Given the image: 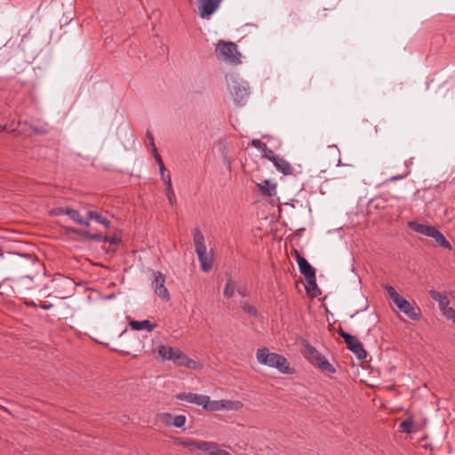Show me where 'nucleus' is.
<instances>
[{
	"instance_id": "nucleus-23",
	"label": "nucleus",
	"mask_w": 455,
	"mask_h": 455,
	"mask_svg": "<svg viewBox=\"0 0 455 455\" xmlns=\"http://www.w3.org/2000/svg\"><path fill=\"white\" fill-rule=\"evenodd\" d=\"M399 429L401 433L411 434L417 433L419 427L415 424L412 418H408L400 423Z\"/></svg>"
},
{
	"instance_id": "nucleus-31",
	"label": "nucleus",
	"mask_w": 455,
	"mask_h": 455,
	"mask_svg": "<svg viewBox=\"0 0 455 455\" xmlns=\"http://www.w3.org/2000/svg\"><path fill=\"white\" fill-rule=\"evenodd\" d=\"M241 307L243 311L248 314L250 316L257 317L258 311L255 307L250 305L246 301L241 303Z\"/></svg>"
},
{
	"instance_id": "nucleus-12",
	"label": "nucleus",
	"mask_w": 455,
	"mask_h": 455,
	"mask_svg": "<svg viewBox=\"0 0 455 455\" xmlns=\"http://www.w3.org/2000/svg\"><path fill=\"white\" fill-rule=\"evenodd\" d=\"M299 269L307 283L314 289L316 287L315 270L305 258H299Z\"/></svg>"
},
{
	"instance_id": "nucleus-8",
	"label": "nucleus",
	"mask_w": 455,
	"mask_h": 455,
	"mask_svg": "<svg viewBox=\"0 0 455 455\" xmlns=\"http://www.w3.org/2000/svg\"><path fill=\"white\" fill-rule=\"evenodd\" d=\"M158 355L164 360H172L178 366H184L188 357L180 349L164 345L158 347Z\"/></svg>"
},
{
	"instance_id": "nucleus-38",
	"label": "nucleus",
	"mask_w": 455,
	"mask_h": 455,
	"mask_svg": "<svg viewBox=\"0 0 455 455\" xmlns=\"http://www.w3.org/2000/svg\"><path fill=\"white\" fill-rule=\"evenodd\" d=\"M152 154H153V156H154V157H155V159H156V161L157 164H158V165H161V163H164V162H163V160H162L161 156L158 154L156 148H154L152 149Z\"/></svg>"
},
{
	"instance_id": "nucleus-15",
	"label": "nucleus",
	"mask_w": 455,
	"mask_h": 455,
	"mask_svg": "<svg viewBox=\"0 0 455 455\" xmlns=\"http://www.w3.org/2000/svg\"><path fill=\"white\" fill-rule=\"evenodd\" d=\"M205 395L196 394L192 392H182L176 395L179 400L186 401L189 403H194L202 406Z\"/></svg>"
},
{
	"instance_id": "nucleus-41",
	"label": "nucleus",
	"mask_w": 455,
	"mask_h": 455,
	"mask_svg": "<svg viewBox=\"0 0 455 455\" xmlns=\"http://www.w3.org/2000/svg\"><path fill=\"white\" fill-rule=\"evenodd\" d=\"M237 292L242 296V297H246L248 295V292H247V290L246 288L244 287H240L237 289Z\"/></svg>"
},
{
	"instance_id": "nucleus-6",
	"label": "nucleus",
	"mask_w": 455,
	"mask_h": 455,
	"mask_svg": "<svg viewBox=\"0 0 455 455\" xmlns=\"http://www.w3.org/2000/svg\"><path fill=\"white\" fill-rule=\"evenodd\" d=\"M215 52L218 58L225 62L231 64L240 62V53L238 52L237 45L232 42H219L216 44Z\"/></svg>"
},
{
	"instance_id": "nucleus-30",
	"label": "nucleus",
	"mask_w": 455,
	"mask_h": 455,
	"mask_svg": "<svg viewBox=\"0 0 455 455\" xmlns=\"http://www.w3.org/2000/svg\"><path fill=\"white\" fill-rule=\"evenodd\" d=\"M235 290H236V286H235V282H233L231 278H228L227 281L226 286L224 288V291H223L224 296L226 298H231L235 294Z\"/></svg>"
},
{
	"instance_id": "nucleus-34",
	"label": "nucleus",
	"mask_w": 455,
	"mask_h": 455,
	"mask_svg": "<svg viewBox=\"0 0 455 455\" xmlns=\"http://www.w3.org/2000/svg\"><path fill=\"white\" fill-rule=\"evenodd\" d=\"M338 333L339 334L340 337H342L344 339V341L345 343L347 344L348 341L350 340H353V339L355 338V336H352L351 334L346 332L345 331H343L342 329H339L338 331Z\"/></svg>"
},
{
	"instance_id": "nucleus-5",
	"label": "nucleus",
	"mask_w": 455,
	"mask_h": 455,
	"mask_svg": "<svg viewBox=\"0 0 455 455\" xmlns=\"http://www.w3.org/2000/svg\"><path fill=\"white\" fill-rule=\"evenodd\" d=\"M231 97L235 103L243 105L250 95L249 84L246 81L232 77L228 83Z\"/></svg>"
},
{
	"instance_id": "nucleus-17",
	"label": "nucleus",
	"mask_w": 455,
	"mask_h": 455,
	"mask_svg": "<svg viewBox=\"0 0 455 455\" xmlns=\"http://www.w3.org/2000/svg\"><path fill=\"white\" fill-rule=\"evenodd\" d=\"M383 288L387 291L389 298L392 299L394 304L400 308L406 303L407 299H405L402 295H400L395 289L389 284H383Z\"/></svg>"
},
{
	"instance_id": "nucleus-27",
	"label": "nucleus",
	"mask_w": 455,
	"mask_h": 455,
	"mask_svg": "<svg viewBox=\"0 0 455 455\" xmlns=\"http://www.w3.org/2000/svg\"><path fill=\"white\" fill-rule=\"evenodd\" d=\"M435 239L436 243H438L441 247L448 250H451V244L450 242L444 237V235L435 228L432 235L430 236Z\"/></svg>"
},
{
	"instance_id": "nucleus-26",
	"label": "nucleus",
	"mask_w": 455,
	"mask_h": 455,
	"mask_svg": "<svg viewBox=\"0 0 455 455\" xmlns=\"http://www.w3.org/2000/svg\"><path fill=\"white\" fill-rule=\"evenodd\" d=\"M32 278L29 275H26L24 277H21L17 283H16V288L18 290V292L20 294H25L26 291L32 290L33 287L31 285Z\"/></svg>"
},
{
	"instance_id": "nucleus-42",
	"label": "nucleus",
	"mask_w": 455,
	"mask_h": 455,
	"mask_svg": "<svg viewBox=\"0 0 455 455\" xmlns=\"http://www.w3.org/2000/svg\"><path fill=\"white\" fill-rule=\"evenodd\" d=\"M291 254L296 258L297 263L299 262V258H303L296 249L292 250Z\"/></svg>"
},
{
	"instance_id": "nucleus-11",
	"label": "nucleus",
	"mask_w": 455,
	"mask_h": 455,
	"mask_svg": "<svg viewBox=\"0 0 455 455\" xmlns=\"http://www.w3.org/2000/svg\"><path fill=\"white\" fill-rule=\"evenodd\" d=\"M222 0H197L198 14L202 19H209L220 7Z\"/></svg>"
},
{
	"instance_id": "nucleus-39",
	"label": "nucleus",
	"mask_w": 455,
	"mask_h": 455,
	"mask_svg": "<svg viewBox=\"0 0 455 455\" xmlns=\"http://www.w3.org/2000/svg\"><path fill=\"white\" fill-rule=\"evenodd\" d=\"M152 154H153V156H154V157H155V159H156V161L157 164H158V165H161V163H164V162H163V160H162L161 156L158 154L156 148H154L152 149Z\"/></svg>"
},
{
	"instance_id": "nucleus-37",
	"label": "nucleus",
	"mask_w": 455,
	"mask_h": 455,
	"mask_svg": "<svg viewBox=\"0 0 455 455\" xmlns=\"http://www.w3.org/2000/svg\"><path fill=\"white\" fill-rule=\"evenodd\" d=\"M164 183L166 186V189H169V188H172V179L170 174H165L164 176H161Z\"/></svg>"
},
{
	"instance_id": "nucleus-25",
	"label": "nucleus",
	"mask_w": 455,
	"mask_h": 455,
	"mask_svg": "<svg viewBox=\"0 0 455 455\" xmlns=\"http://www.w3.org/2000/svg\"><path fill=\"white\" fill-rule=\"evenodd\" d=\"M193 241L196 251L206 248L204 236L198 228H196L193 230Z\"/></svg>"
},
{
	"instance_id": "nucleus-46",
	"label": "nucleus",
	"mask_w": 455,
	"mask_h": 455,
	"mask_svg": "<svg viewBox=\"0 0 455 455\" xmlns=\"http://www.w3.org/2000/svg\"><path fill=\"white\" fill-rule=\"evenodd\" d=\"M65 211V208H60L58 209V213L59 214H65V212H63Z\"/></svg>"
},
{
	"instance_id": "nucleus-1",
	"label": "nucleus",
	"mask_w": 455,
	"mask_h": 455,
	"mask_svg": "<svg viewBox=\"0 0 455 455\" xmlns=\"http://www.w3.org/2000/svg\"><path fill=\"white\" fill-rule=\"evenodd\" d=\"M256 358L259 363L275 368L281 373H293V370L291 369L290 363L283 355L270 352L267 347L259 348L256 352Z\"/></svg>"
},
{
	"instance_id": "nucleus-35",
	"label": "nucleus",
	"mask_w": 455,
	"mask_h": 455,
	"mask_svg": "<svg viewBox=\"0 0 455 455\" xmlns=\"http://www.w3.org/2000/svg\"><path fill=\"white\" fill-rule=\"evenodd\" d=\"M103 240L105 242H108L111 244H118L121 243V238H119L117 236H107L106 235L103 237Z\"/></svg>"
},
{
	"instance_id": "nucleus-40",
	"label": "nucleus",
	"mask_w": 455,
	"mask_h": 455,
	"mask_svg": "<svg viewBox=\"0 0 455 455\" xmlns=\"http://www.w3.org/2000/svg\"><path fill=\"white\" fill-rule=\"evenodd\" d=\"M147 138L148 140V143H149V146L151 147V150H152L154 148H156V144L154 141V137L149 131H148V132H147Z\"/></svg>"
},
{
	"instance_id": "nucleus-22",
	"label": "nucleus",
	"mask_w": 455,
	"mask_h": 455,
	"mask_svg": "<svg viewBox=\"0 0 455 455\" xmlns=\"http://www.w3.org/2000/svg\"><path fill=\"white\" fill-rule=\"evenodd\" d=\"M63 212H65V214L68 215L74 222H76L79 225H84L85 227L90 226V221L85 220L81 216V214L79 213L78 211L69 208V207H67V208H65V211Z\"/></svg>"
},
{
	"instance_id": "nucleus-16",
	"label": "nucleus",
	"mask_w": 455,
	"mask_h": 455,
	"mask_svg": "<svg viewBox=\"0 0 455 455\" xmlns=\"http://www.w3.org/2000/svg\"><path fill=\"white\" fill-rule=\"evenodd\" d=\"M408 227L414 232L430 237L435 228L434 226L427 224L419 223L416 221H410Z\"/></svg>"
},
{
	"instance_id": "nucleus-43",
	"label": "nucleus",
	"mask_w": 455,
	"mask_h": 455,
	"mask_svg": "<svg viewBox=\"0 0 455 455\" xmlns=\"http://www.w3.org/2000/svg\"><path fill=\"white\" fill-rule=\"evenodd\" d=\"M158 166H159L161 176L165 175V166H164V164L161 163V165H158Z\"/></svg>"
},
{
	"instance_id": "nucleus-13",
	"label": "nucleus",
	"mask_w": 455,
	"mask_h": 455,
	"mask_svg": "<svg viewBox=\"0 0 455 455\" xmlns=\"http://www.w3.org/2000/svg\"><path fill=\"white\" fill-rule=\"evenodd\" d=\"M269 156L267 158L273 163L275 168L284 175H291L294 172V168L285 159L275 156L272 150H268Z\"/></svg>"
},
{
	"instance_id": "nucleus-36",
	"label": "nucleus",
	"mask_w": 455,
	"mask_h": 455,
	"mask_svg": "<svg viewBox=\"0 0 455 455\" xmlns=\"http://www.w3.org/2000/svg\"><path fill=\"white\" fill-rule=\"evenodd\" d=\"M166 196L169 203L172 204L173 202L175 201V195L172 188H169V189H166Z\"/></svg>"
},
{
	"instance_id": "nucleus-49",
	"label": "nucleus",
	"mask_w": 455,
	"mask_h": 455,
	"mask_svg": "<svg viewBox=\"0 0 455 455\" xmlns=\"http://www.w3.org/2000/svg\"><path fill=\"white\" fill-rule=\"evenodd\" d=\"M399 179H400L399 177H392L391 180H399Z\"/></svg>"
},
{
	"instance_id": "nucleus-29",
	"label": "nucleus",
	"mask_w": 455,
	"mask_h": 455,
	"mask_svg": "<svg viewBox=\"0 0 455 455\" xmlns=\"http://www.w3.org/2000/svg\"><path fill=\"white\" fill-rule=\"evenodd\" d=\"M89 219L95 220L98 223L103 225L105 228H108L111 226V222L101 214L98 213L94 211H89L87 212Z\"/></svg>"
},
{
	"instance_id": "nucleus-2",
	"label": "nucleus",
	"mask_w": 455,
	"mask_h": 455,
	"mask_svg": "<svg viewBox=\"0 0 455 455\" xmlns=\"http://www.w3.org/2000/svg\"><path fill=\"white\" fill-rule=\"evenodd\" d=\"M177 443L187 448L189 451H203L208 455H230L225 450H221L217 443L207 441H197L192 438H178Z\"/></svg>"
},
{
	"instance_id": "nucleus-33",
	"label": "nucleus",
	"mask_w": 455,
	"mask_h": 455,
	"mask_svg": "<svg viewBox=\"0 0 455 455\" xmlns=\"http://www.w3.org/2000/svg\"><path fill=\"white\" fill-rule=\"evenodd\" d=\"M184 366L188 369H194V370L201 368V364L198 362H196L193 359H190L189 357H188L187 362L185 363Z\"/></svg>"
},
{
	"instance_id": "nucleus-7",
	"label": "nucleus",
	"mask_w": 455,
	"mask_h": 455,
	"mask_svg": "<svg viewBox=\"0 0 455 455\" xmlns=\"http://www.w3.org/2000/svg\"><path fill=\"white\" fill-rule=\"evenodd\" d=\"M51 283L56 296L60 299L68 297L74 289L73 280L60 274L55 275Z\"/></svg>"
},
{
	"instance_id": "nucleus-28",
	"label": "nucleus",
	"mask_w": 455,
	"mask_h": 455,
	"mask_svg": "<svg viewBox=\"0 0 455 455\" xmlns=\"http://www.w3.org/2000/svg\"><path fill=\"white\" fill-rule=\"evenodd\" d=\"M399 310L412 320H418L420 317V315L415 312L414 307L408 300L399 308Z\"/></svg>"
},
{
	"instance_id": "nucleus-32",
	"label": "nucleus",
	"mask_w": 455,
	"mask_h": 455,
	"mask_svg": "<svg viewBox=\"0 0 455 455\" xmlns=\"http://www.w3.org/2000/svg\"><path fill=\"white\" fill-rule=\"evenodd\" d=\"M251 145L254 148H258L259 150H262L266 154L267 156H269L268 154H267V151L269 150L267 148V146L265 143L261 142L259 140H257V139L252 140H251Z\"/></svg>"
},
{
	"instance_id": "nucleus-18",
	"label": "nucleus",
	"mask_w": 455,
	"mask_h": 455,
	"mask_svg": "<svg viewBox=\"0 0 455 455\" xmlns=\"http://www.w3.org/2000/svg\"><path fill=\"white\" fill-rule=\"evenodd\" d=\"M383 288L387 291L389 298L392 299L394 304L400 308L406 303L407 299H405L402 295H400L395 289L389 284H383Z\"/></svg>"
},
{
	"instance_id": "nucleus-45",
	"label": "nucleus",
	"mask_w": 455,
	"mask_h": 455,
	"mask_svg": "<svg viewBox=\"0 0 455 455\" xmlns=\"http://www.w3.org/2000/svg\"><path fill=\"white\" fill-rule=\"evenodd\" d=\"M92 237H93L94 239H97L98 241H100V240H102V239H103L101 235H93Z\"/></svg>"
},
{
	"instance_id": "nucleus-3",
	"label": "nucleus",
	"mask_w": 455,
	"mask_h": 455,
	"mask_svg": "<svg viewBox=\"0 0 455 455\" xmlns=\"http://www.w3.org/2000/svg\"><path fill=\"white\" fill-rule=\"evenodd\" d=\"M302 354L304 357L314 366L319 368L322 371L328 374L336 372V369L331 365L325 356L322 355L313 346L309 343L304 344Z\"/></svg>"
},
{
	"instance_id": "nucleus-21",
	"label": "nucleus",
	"mask_w": 455,
	"mask_h": 455,
	"mask_svg": "<svg viewBox=\"0 0 455 455\" xmlns=\"http://www.w3.org/2000/svg\"><path fill=\"white\" fill-rule=\"evenodd\" d=\"M257 187L260 189L261 193L265 196H273L276 194V184L272 183L268 180H265L260 183H257Z\"/></svg>"
},
{
	"instance_id": "nucleus-44",
	"label": "nucleus",
	"mask_w": 455,
	"mask_h": 455,
	"mask_svg": "<svg viewBox=\"0 0 455 455\" xmlns=\"http://www.w3.org/2000/svg\"><path fill=\"white\" fill-rule=\"evenodd\" d=\"M40 307L44 310H48L52 307V304H43V305H40Z\"/></svg>"
},
{
	"instance_id": "nucleus-14",
	"label": "nucleus",
	"mask_w": 455,
	"mask_h": 455,
	"mask_svg": "<svg viewBox=\"0 0 455 455\" xmlns=\"http://www.w3.org/2000/svg\"><path fill=\"white\" fill-rule=\"evenodd\" d=\"M200 262L201 270L209 272L213 267L214 256L212 251L207 252V248L196 251Z\"/></svg>"
},
{
	"instance_id": "nucleus-24",
	"label": "nucleus",
	"mask_w": 455,
	"mask_h": 455,
	"mask_svg": "<svg viewBox=\"0 0 455 455\" xmlns=\"http://www.w3.org/2000/svg\"><path fill=\"white\" fill-rule=\"evenodd\" d=\"M131 328L135 331L147 330L148 332L152 331L156 325L152 324L149 320L136 321L132 320L129 323Z\"/></svg>"
},
{
	"instance_id": "nucleus-19",
	"label": "nucleus",
	"mask_w": 455,
	"mask_h": 455,
	"mask_svg": "<svg viewBox=\"0 0 455 455\" xmlns=\"http://www.w3.org/2000/svg\"><path fill=\"white\" fill-rule=\"evenodd\" d=\"M346 345L359 359L366 357V351L363 349V344L355 337Z\"/></svg>"
},
{
	"instance_id": "nucleus-10",
	"label": "nucleus",
	"mask_w": 455,
	"mask_h": 455,
	"mask_svg": "<svg viewBox=\"0 0 455 455\" xmlns=\"http://www.w3.org/2000/svg\"><path fill=\"white\" fill-rule=\"evenodd\" d=\"M154 280L152 282V287L154 288L155 293L164 301L170 299V294L165 287V276L161 272H154Z\"/></svg>"
},
{
	"instance_id": "nucleus-4",
	"label": "nucleus",
	"mask_w": 455,
	"mask_h": 455,
	"mask_svg": "<svg viewBox=\"0 0 455 455\" xmlns=\"http://www.w3.org/2000/svg\"><path fill=\"white\" fill-rule=\"evenodd\" d=\"M202 407L208 411H239L243 407V403L235 400H211L209 395H205Z\"/></svg>"
},
{
	"instance_id": "nucleus-48",
	"label": "nucleus",
	"mask_w": 455,
	"mask_h": 455,
	"mask_svg": "<svg viewBox=\"0 0 455 455\" xmlns=\"http://www.w3.org/2000/svg\"><path fill=\"white\" fill-rule=\"evenodd\" d=\"M35 266L36 267H41V263L39 261H36V262H35Z\"/></svg>"
},
{
	"instance_id": "nucleus-9",
	"label": "nucleus",
	"mask_w": 455,
	"mask_h": 455,
	"mask_svg": "<svg viewBox=\"0 0 455 455\" xmlns=\"http://www.w3.org/2000/svg\"><path fill=\"white\" fill-rule=\"evenodd\" d=\"M429 295L435 301L438 302L443 315L455 323V309L449 306L450 300L447 295L435 290L430 291Z\"/></svg>"
},
{
	"instance_id": "nucleus-50",
	"label": "nucleus",
	"mask_w": 455,
	"mask_h": 455,
	"mask_svg": "<svg viewBox=\"0 0 455 455\" xmlns=\"http://www.w3.org/2000/svg\"><path fill=\"white\" fill-rule=\"evenodd\" d=\"M378 132H379V127L375 126V132L378 133Z\"/></svg>"
},
{
	"instance_id": "nucleus-20",
	"label": "nucleus",
	"mask_w": 455,
	"mask_h": 455,
	"mask_svg": "<svg viewBox=\"0 0 455 455\" xmlns=\"http://www.w3.org/2000/svg\"><path fill=\"white\" fill-rule=\"evenodd\" d=\"M162 419L169 425H173L176 427H181L185 425L186 417L184 415L172 416L170 413L162 415Z\"/></svg>"
},
{
	"instance_id": "nucleus-51",
	"label": "nucleus",
	"mask_w": 455,
	"mask_h": 455,
	"mask_svg": "<svg viewBox=\"0 0 455 455\" xmlns=\"http://www.w3.org/2000/svg\"><path fill=\"white\" fill-rule=\"evenodd\" d=\"M0 129H1V131H5V126H4V127L0 126Z\"/></svg>"
},
{
	"instance_id": "nucleus-47",
	"label": "nucleus",
	"mask_w": 455,
	"mask_h": 455,
	"mask_svg": "<svg viewBox=\"0 0 455 455\" xmlns=\"http://www.w3.org/2000/svg\"><path fill=\"white\" fill-rule=\"evenodd\" d=\"M28 305H30V306H33V307H36V303L34 301H30V302H27Z\"/></svg>"
}]
</instances>
